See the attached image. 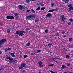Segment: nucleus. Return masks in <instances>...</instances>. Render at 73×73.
Masks as SVG:
<instances>
[{
  "instance_id": "nucleus-1",
  "label": "nucleus",
  "mask_w": 73,
  "mask_h": 73,
  "mask_svg": "<svg viewBox=\"0 0 73 73\" xmlns=\"http://www.w3.org/2000/svg\"><path fill=\"white\" fill-rule=\"evenodd\" d=\"M26 32L24 31H16V33H14V35H20L21 36H22L24 35V33H25Z\"/></svg>"
},
{
  "instance_id": "nucleus-2",
  "label": "nucleus",
  "mask_w": 73,
  "mask_h": 73,
  "mask_svg": "<svg viewBox=\"0 0 73 73\" xmlns=\"http://www.w3.org/2000/svg\"><path fill=\"white\" fill-rule=\"evenodd\" d=\"M33 17V18H32ZM33 17L35 18L36 17V16L35 15L32 14L30 15H29L28 16H27L26 17V18L27 19H30L31 18L32 19H33Z\"/></svg>"
},
{
  "instance_id": "nucleus-3",
  "label": "nucleus",
  "mask_w": 73,
  "mask_h": 73,
  "mask_svg": "<svg viewBox=\"0 0 73 73\" xmlns=\"http://www.w3.org/2000/svg\"><path fill=\"white\" fill-rule=\"evenodd\" d=\"M66 18L64 17V15H62V16L60 17L61 20L63 22V23H66L65 20Z\"/></svg>"
},
{
  "instance_id": "nucleus-4",
  "label": "nucleus",
  "mask_w": 73,
  "mask_h": 73,
  "mask_svg": "<svg viewBox=\"0 0 73 73\" xmlns=\"http://www.w3.org/2000/svg\"><path fill=\"white\" fill-rule=\"evenodd\" d=\"M68 7L69 8V9L70 10H73V7L72 5L71 4H70L68 5Z\"/></svg>"
},
{
  "instance_id": "nucleus-5",
  "label": "nucleus",
  "mask_w": 73,
  "mask_h": 73,
  "mask_svg": "<svg viewBox=\"0 0 73 73\" xmlns=\"http://www.w3.org/2000/svg\"><path fill=\"white\" fill-rule=\"evenodd\" d=\"M9 53L10 54V55L13 57H16V55H15V52L13 53H11L9 52Z\"/></svg>"
},
{
  "instance_id": "nucleus-6",
  "label": "nucleus",
  "mask_w": 73,
  "mask_h": 73,
  "mask_svg": "<svg viewBox=\"0 0 73 73\" xmlns=\"http://www.w3.org/2000/svg\"><path fill=\"white\" fill-rule=\"evenodd\" d=\"M21 66H22L23 68V67H27V64H25V63H22L21 65Z\"/></svg>"
},
{
  "instance_id": "nucleus-7",
  "label": "nucleus",
  "mask_w": 73,
  "mask_h": 73,
  "mask_svg": "<svg viewBox=\"0 0 73 73\" xmlns=\"http://www.w3.org/2000/svg\"><path fill=\"white\" fill-rule=\"evenodd\" d=\"M67 68L66 67V66L65 65H62V67H61V70H63V69H66Z\"/></svg>"
},
{
  "instance_id": "nucleus-8",
  "label": "nucleus",
  "mask_w": 73,
  "mask_h": 73,
  "mask_svg": "<svg viewBox=\"0 0 73 73\" xmlns=\"http://www.w3.org/2000/svg\"><path fill=\"white\" fill-rule=\"evenodd\" d=\"M46 17H52V15L51 13H48L46 16Z\"/></svg>"
},
{
  "instance_id": "nucleus-9",
  "label": "nucleus",
  "mask_w": 73,
  "mask_h": 73,
  "mask_svg": "<svg viewBox=\"0 0 73 73\" xmlns=\"http://www.w3.org/2000/svg\"><path fill=\"white\" fill-rule=\"evenodd\" d=\"M9 60H10V61H9L10 63H12V62H13L14 60L13 58H11Z\"/></svg>"
},
{
  "instance_id": "nucleus-10",
  "label": "nucleus",
  "mask_w": 73,
  "mask_h": 73,
  "mask_svg": "<svg viewBox=\"0 0 73 73\" xmlns=\"http://www.w3.org/2000/svg\"><path fill=\"white\" fill-rule=\"evenodd\" d=\"M18 7L19 8L20 10H21V9L23 8V6H22L21 5H19L18 6Z\"/></svg>"
},
{
  "instance_id": "nucleus-11",
  "label": "nucleus",
  "mask_w": 73,
  "mask_h": 73,
  "mask_svg": "<svg viewBox=\"0 0 73 73\" xmlns=\"http://www.w3.org/2000/svg\"><path fill=\"white\" fill-rule=\"evenodd\" d=\"M27 9V8L25 7H22V9H21V11H25V9Z\"/></svg>"
},
{
  "instance_id": "nucleus-12",
  "label": "nucleus",
  "mask_w": 73,
  "mask_h": 73,
  "mask_svg": "<svg viewBox=\"0 0 73 73\" xmlns=\"http://www.w3.org/2000/svg\"><path fill=\"white\" fill-rule=\"evenodd\" d=\"M36 52L37 53H40L41 52V50H38L36 51Z\"/></svg>"
},
{
  "instance_id": "nucleus-13",
  "label": "nucleus",
  "mask_w": 73,
  "mask_h": 73,
  "mask_svg": "<svg viewBox=\"0 0 73 73\" xmlns=\"http://www.w3.org/2000/svg\"><path fill=\"white\" fill-rule=\"evenodd\" d=\"M38 21H39V19H36L35 20V23H38Z\"/></svg>"
},
{
  "instance_id": "nucleus-14",
  "label": "nucleus",
  "mask_w": 73,
  "mask_h": 73,
  "mask_svg": "<svg viewBox=\"0 0 73 73\" xmlns=\"http://www.w3.org/2000/svg\"><path fill=\"white\" fill-rule=\"evenodd\" d=\"M15 19V17L13 16H10V20H14Z\"/></svg>"
},
{
  "instance_id": "nucleus-15",
  "label": "nucleus",
  "mask_w": 73,
  "mask_h": 73,
  "mask_svg": "<svg viewBox=\"0 0 73 73\" xmlns=\"http://www.w3.org/2000/svg\"><path fill=\"white\" fill-rule=\"evenodd\" d=\"M69 21L71 22V23H73V19L72 18L70 19H69Z\"/></svg>"
},
{
  "instance_id": "nucleus-16",
  "label": "nucleus",
  "mask_w": 73,
  "mask_h": 73,
  "mask_svg": "<svg viewBox=\"0 0 73 73\" xmlns=\"http://www.w3.org/2000/svg\"><path fill=\"white\" fill-rule=\"evenodd\" d=\"M3 44H4V42H3L2 40H0V44L1 45H2Z\"/></svg>"
},
{
  "instance_id": "nucleus-17",
  "label": "nucleus",
  "mask_w": 73,
  "mask_h": 73,
  "mask_svg": "<svg viewBox=\"0 0 73 73\" xmlns=\"http://www.w3.org/2000/svg\"><path fill=\"white\" fill-rule=\"evenodd\" d=\"M38 64H39V65H42V62L41 61L38 62Z\"/></svg>"
},
{
  "instance_id": "nucleus-18",
  "label": "nucleus",
  "mask_w": 73,
  "mask_h": 73,
  "mask_svg": "<svg viewBox=\"0 0 73 73\" xmlns=\"http://www.w3.org/2000/svg\"><path fill=\"white\" fill-rule=\"evenodd\" d=\"M31 45V43L29 42L27 43L26 44V45H27V46H29V45Z\"/></svg>"
},
{
  "instance_id": "nucleus-19",
  "label": "nucleus",
  "mask_w": 73,
  "mask_h": 73,
  "mask_svg": "<svg viewBox=\"0 0 73 73\" xmlns=\"http://www.w3.org/2000/svg\"><path fill=\"white\" fill-rule=\"evenodd\" d=\"M54 11V9H53L52 10H49L48 12H53Z\"/></svg>"
},
{
  "instance_id": "nucleus-20",
  "label": "nucleus",
  "mask_w": 73,
  "mask_h": 73,
  "mask_svg": "<svg viewBox=\"0 0 73 73\" xmlns=\"http://www.w3.org/2000/svg\"><path fill=\"white\" fill-rule=\"evenodd\" d=\"M19 13H15V14L14 15L15 16L17 17H18V16H19Z\"/></svg>"
},
{
  "instance_id": "nucleus-21",
  "label": "nucleus",
  "mask_w": 73,
  "mask_h": 73,
  "mask_svg": "<svg viewBox=\"0 0 73 73\" xmlns=\"http://www.w3.org/2000/svg\"><path fill=\"white\" fill-rule=\"evenodd\" d=\"M10 16H8L6 17V18L7 19H10Z\"/></svg>"
},
{
  "instance_id": "nucleus-22",
  "label": "nucleus",
  "mask_w": 73,
  "mask_h": 73,
  "mask_svg": "<svg viewBox=\"0 0 73 73\" xmlns=\"http://www.w3.org/2000/svg\"><path fill=\"white\" fill-rule=\"evenodd\" d=\"M40 9V7L38 6V8L36 9V10H37V11H39Z\"/></svg>"
},
{
  "instance_id": "nucleus-23",
  "label": "nucleus",
  "mask_w": 73,
  "mask_h": 73,
  "mask_svg": "<svg viewBox=\"0 0 73 73\" xmlns=\"http://www.w3.org/2000/svg\"><path fill=\"white\" fill-rule=\"evenodd\" d=\"M13 62H14L15 63H17V60H13Z\"/></svg>"
},
{
  "instance_id": "nucleus-24",
  "label": "nucleus",
  "mask_w": 73,
  "mask_h": 73,
  "mask_svg": "<svg viewBox=\"0 0 73 73\" xmlns=\"http://www.w3.org/2000/svg\"><path fill=\"white\" fill-rule=\"evenodd\" d=\"M31 12H32L33 13H35V11L33 9H32L31 10Z\"/></svg>"
},
{
  "instance_id": "nucleus-25",
  "label": "nucleus",
  "mask_w": 73,
  "mask_h": 73,
  "mask_svg": "<svg viewBox=\"0 0 73 73\" xmlns=\"http://www.w3.org/2000/svg\"><path fill=\"white\" fill-rule=\"evenodd\" d=\"M67 25L68 26H69V25H71V23L70 22H68L67 23Z\"/></svg>"
},
{
  "instance_id": "nucleus-26",
  "label": "nucleus",
  "mask_w": 73,
  "mask_h": 73,
  "mask_svg": "<svg viewBox=\"0 0 73 73\" xmlns=\"http://www.w3.org/2000/svg\"><path fill=\"white\" fill-rule=\"evenodd\" d=\"M69 1V0H66L65 1V3L67 4L68 3Z\"/></svg>"
},
{
  "instance_id": "nucleus-27",
  "label": "nucleus",
  "mask_w": 73,
  "mask_h": 73,
  "mask_svg": "<svg viewBox=\"0 0 73 73\" xmlns=\"http://www.w3.org/2000/svg\"><path fill=\"white\" fill-rule=\"evenodd\" d=\"M31 1V0H26V2L27 3H29Z\"/></svg>"
},
{
  "instance_id": "nucleus-28",
  "label": "nucleus",
  "mask_w": 73,
  "mask_h": 73,
  "mask_svg": "<svg viewBox=\"0 0 73 73\" xmlns=\"http://www.w3.org/2000/svg\"><path fill=\"white\" fill-rule=\"evenodd\" d=\"M51 5L52 7H54V4L52 3H51Z\"/></svg>"
},
{
  "instance_id": "nucleus-29",
  "label": "nucleus",
  "mask_w": 73,
  "mask_h": 73,
  "mask_svg": "<svg viewBox=\"0 0 73 73\" xmlns=\"http://www.w3.org/2000/svg\"><path fill=\"white\" fill-rule=\"evenodd\" d=\"M2 40V41L3 42V43L4 42H5V41H6V40L4 38Z\"/></svg>"
},
{
  "instance_id": "nucleus-30",
  "label": "nucleus",
  "mask_w": 73,
  "mask_h": 73,
  "mask_svg": "<svg viewBox=\"0 0 73 73\" xmlns=\"http://www.w3.org/2000/svg\"><path fill=\"white\" fill-rule=\"evenodd\" d=\"M72 40H73V38H69V41H70L71 42L72 41Z\"/></svg>"
},
{
  "instance_id": "nucleus-31",
  "label": "nucleus",
  "mask_w": 73,
  "mask_h": 73,
  "mask_svg": "<svg viewBox=\"0 0 73 73\" xmlns=\"http://www.w3.org/2000/svg\"><path fill=\"white\" fill-rule=\"evenodd\" d=\"M7 33H10V32H11V30L8 29L7 30Z\"/></svg>"
},
{
  "instance_id": "nucleus-32",
  "label": "nucleus",
  "mask_w": 73,
  "mask_h": 73,
  "mask_svg": "<svg viewBox=\"0 0 73 73\" xmlns=\"http://www.w3.org/2000/svg\"><path fill=\"white\" fill-rule=\"evenodd\" d=\"M23 68V66H21L19 68V69H21Z\"/></svg>"
},
{
  "instance_id": "nucleus-33",
  "label": "nucleus",
  "mask_w": 73,
  "mask_h": 73,
  "mask_svg": "<svg viewBox=\"0 0 73 73\" xmlns=\"http://www.w3.org/2000/svg\"><path fill=\"white\" fill-rule=\"evenodd\" d=\"M27 57H28V56L27 55H23V57L24 58H27Z\"/></svg>"
},
{
  "instance_id": "nucleus-34",
  "label": "nucleus",
  "mask_w": 73,
  "mask_h": 73,
  "mask_svg": "<svg viewBox=\"0 0 73 73\" xmlns=\"http://www.w3.org/2000/svg\"><path fill=\"white\" fill-rule=\"evenodd\" d=\"M6 58L7 59H8L9 60H10V59L11 58L8 56H7L6 57Z\"/></svg>"
},
{
  "instance_id": "nucleus-35",
  "label": "nucleus",
  "mask_w": 73,
  "mask_h": 73,
  "mask_svg": "<svg viewBox=\"0 0 73 73\" xmlns=\"http://www.w3.org/2000/svg\"><path fill=\"white\" fill-rule=\"evenodd\" d=\"M59 9V8H57L56 9H54V11H57Z\"/></svg>"
},
{
  "instance_id": "nucleus-36",
  "label": "nucleus",
  "mask_w": 73,
  "mask_h": 73,
  "mask_svg": "<svg viewBox=\"0 0 73 73\" xmlns=\"http://www.w3.org/2000/svg\"><path fill=\"white\" fill-rule=\"evenodd\" d=\"M48 31H49L48 29H46L45 30V32L46 33H48Z\"/></svg>"
},
{
  "instance_id": "nucleus-37",
  "label": "nucleus",
  "mask_w": 73,
  "mask_h": 73,
  "mask_svg": "<svg viewBox=\"0 0 73 73\" xmlns=\"http://www.w3.org/2000/svg\"><path fill=\"white\" fill-rule=\"evenodd\" d=\"M66 58H69V56L68 55H67L66 56Z\"/></svg>"
},
{
  "instance_id": "nucleus-38",
  "label": "nucleus",
  "mask_w": 73,
  "mask_h": 73,
  "mask_svg": "<svg viewBox=\"0 0 73 73\" xmlns=\"http://www.w3.org/2000/svg\"><path fill=\"white\" fill-rule=\"evenodd\" d=\"M40 68H42V66H43V65L42 64H40V65H39Z\"/></svg>"
},
{
  "instance_id": "nucleus-39",
  "label": "nucleus",
  "mask_w": 73,
  "mask_h": 73,
  "mask_svg": "<svg viewBox=\"0 0 73 73\" xmlns=\"http://www.w3.org/2000/svg\"><path fill=\"white\" fill-rule=\"evenodd\" d=\"M12 50V48H7L8 50Z\"/></svg>"
},
{
  "instance_id": "nucleus-40",
  "label": "nucleus",
  "mask_w": 73,
  "mask_h": 73,
  "mask_svg": "<svg viewBox=\"0 0 73 73\" xmlns=\"http://www.w3.org/2000/svg\"><path fill=\"white\" fill-rule=\"evenodd\" d=\"M48 46H49L50 47L51 46H52V44H51L49 43L48 44Z\"/></svg>"
},
{
  "instance_id": "nucleus-41",
  "label": "nucleus",
  "mask_w": 73,
  "mask_h": 73,
  "mask_svg": "<svg viewBox=\"0 0 73 73\" xmlns=\"http://www.w3.org/2000/svg\"><path fill=\"white\" fill-rule=\"evenodd\" d=\"M67 65L68 66H69L70 65V63H68L67 64Z\"/></svg>"
},
{
  "instance_id": "nucleus-42",
  "label": "nucleus",
  "mask_w": 73,
  "mask_h": 73,
  "mask_svg": "<svg viewBox=\"0 0 73 73\" xmlns=\"http://www.w3.org/2000/svg\"><path fill=\"white\" fill-rule=\"evenodd\" d=\"M5 52H7V50H8V48H5Z\"/></svg>"
},
{
  "instance_id": "nucleus-43",
  "label": "nucleus",
  "mask_w": 73,
  "mask_h": 73,
  "mask_svg": "<svg viewBox=\"0 0 73 73\" xmlns=\"http://www.w3.org/2000/svg\"><path fill=\"white\" fill-rule=\"evenodd\" d=\"M35 53H33L31 54V55H32V56H33L35 55Z\"/></svg>"
},
{
  "instance_id": "nucleus-44",
  "label": "nucleus",
  "mask_w": 73,
  "mask_h": 73,
  "mask_svg": "<svg viewBox=\"0 0 73 73\" xmlns=\"http://www.w3.org/2000/svg\"><path fill=\"white\" fill-rule=\"evenodd\" d=\"M55 36H59V34L58 33L57 34H56Z\"/></svg>"
},
{
  "instance_id": "nucleus-45",
  "label": "nucleus",
  "mask_w": 73,
  "mask_h": 73,
  "mask_svg": "<svg viewBox=\"0 0 73 73\" xmlns=\"http://www.w3.org/2000/svg\"><path fill=\"white\" fill-rule=\"evenodd\" d=\"M31 11V10H27V12H29V11Z\"/></svg>"
},
{
  "instance_id": "nucleus-46",
  "label": "nucleus",
  "mask_w": 73,
  "mask_h": 73,
  "mask_svg": "<svg viewBox=\"0 0 73 73\" xmlns=\"http://www.w3.org/2000/svg\"><path fill=\"white\" fill-rule=\"evenodd\" d=\"M44 6V4H42V3H41V6L42 7H43V6Z\"/></svg>"
},
{
  "instance_id": "nucleus-47",
  "label": "nucleus",
  "mask_w": 73,
  "mask_h": 73,
  "mask_svg": "<svg viewBox=\"0 0 73 73\" xmlns=\"http://www.w3.org/2000/svg\"><path fill=\"white\" fill-rule=\"evenodd\" d=\"M53 65H54V64H52L49 65V66H53Z\"/></svg>"
},
{
  "instance_id": "nucleus-48",
  "label": "nucleus",
  "mask_w": 73,
  "mask_h": 73,
  "mask_svg": "<svg viewBox=\"0 0 73 73\" xmlns=\"http://www.w3.org/2000/svg\"><path fill=\"white\" fill-rule=\"evenodd\" d=\"M41 11H44V8H43V7H42L41 8Z\"/></svg>"
},
{
  "instance_id": "nucleus-49",
  "label": "nucleus",
  "mask_w": 73,
  "mask_h": 73,
  "mask_svg": "<svg viewBox=\"0 0 73 73\" xmlns=\"http://www.w3.org/2000/svg\"><path fill=\"white\" fill-rule=\"evenodd\" d=\"M29 28H27L26 29V31H29Z\"/></svg>"
},
{
  "instance_id": "nucleus-50",
  "label": "nucleus",
  "mask_w": 73,
  "mask_h": 73,
  "mask_svg": "<svg viewBox=\"0 0 73 73\" xmlns=\"http://www.w3.org/2000/svg\"><path fill=\"white\" fill-rule=\"evenodd\" d=\"M52 59L54 61H55L54 60H55V58H52Z\"/></svg>"
},
{
  "instance_id": "nucleus-51",
  "label": "nucleus",
  "mask_w": 73,
  "mask_h": 73,
  "mask_svg": "<svg viewBox=\"0 0 73 73\" xmlns=\"http://www.w3.org/2000/svg\"><path fill=\"white\" fill-rule=\"evenodd\" d=\"M57 59H60V58H55V60H57Z\"/></svg>"
},
{
  "instance_id": "nucleus-52",
  "label": "nucleus",
  "mask_w": 73,
  "mask_h": 73,
  "mask_svg": "<svg viewBox=\"0 0 73 73\" xmlns=\"http://www.w3.org/2000/svg\"><path fill=\"white\" fill-rule=\"evenodd\" d=\"M62 35H64V34H65V32H62Z\"/></svg>"
},
{
  "instance_id": "nucleus-53",
  "label": "nucleus",
  "mask_w": 73,
  "mask_h": 73,
  "mask_svg": "<svg viewBox=\"0 0 73 73\" xmlns=\"http://www.w3.org/2000/svg\"><path fill=\"white\" fill-rule=\"evenodd\" d=\"M24 72H25V70H24L22 71V73H23Z\"/></svg>"
},
{
  "instance_id": "nucleus-54",
  "label": "nucleus",
  "mask_w": 73,
  "mask_h": 73,
  "mask_svg": "<svg viewBox=\"0 0 73 73\" xmlns=\"http://www.w3.org/2000/svg\"><path fill=\"white\" fill-rule=\"evenodd\" d=\"M2 54V52H1V51H0V54Z\"/></svg>"
},
{
  "instance_id": "nucleus-55",
  "label": "nucleus",
  "mask_w": 73,
  "mask_h": 73,
  "mask_svg": "<svg viewBox=\"0 0 73 73\" xmlns=\"http://www.w3.org/2000/svg\"><path fill=\"white\" fill-rule=\"evenodd\" d=\"M54 61L55 62H56V63H58V62H57V61L54 60Z\"/></svg>"
},
{
  "instance_id": "nucleus-56",
  "label": "nucleus",
  "mask_w": 73,
  "mask_h": 73,
  "mask_svg": "<svg viewBox=\"0 0 73 73\" xmlns=\"http://www.w3.org/2000/svg\"><path fill=\"white\" fill-rule=\"evenodd\" d=\"M72 10H70V9H69L68 11V12H70V11H72Z\"/></svg>"
},
{
  "instance_id": "nucleus-57",
  "label": "nucleus",
  "mask_w": 73,
  "mask_h": 73,
  "mask_svg": "<svg viewBox=\"0 0 73 73\" xmlns=\"http://www.w3.org/2000/svg\"><path fill=\"white\" fill-rule=\"evenodd\" d=\"M1 69H2V68H0V71H1Z\"/></svg>"
},
{
  "instance_id": "nucleus-58",
  "label": "nucleus",
  "mask_w": 73,
  "mask_h": 73,
  "mask_svg": "<svg viewBox=\"0 0 73 73\" xmlns=\"http://www.w3.org/2000/svg\"><path fill=\"white\" fill-rule=\"evenodd\" d=\"M62 0V1H64V2L65 1V2L66 0Z\"/></svg>"
},
{
  "instance_id": "nucleus-59",
  "label": "nucleus",
  "mask_w": 73,
  "mask_h": 73,
  "mask_svg": "<svg viewBox=\"0 0 73 73\" xmlns=\"http://www.w3.org/2000/svg\"><path fill=\"white\" fill-rule=\"evenodd\" d=\"M41 3H39V4H40V5H41Z\"/></svg>"
},
{
  "instance_id": "nucleus-60",
  "label": "nucleus",
  "mask_w": 73,
  "mask_h": 73,
  "mask_svg": "<svg viewBox=\"0 0 73 73\" xmlns=\"http://www.w3.org/2000/svg\"><path fill=\"white\" fill-rule=\"evenodd\" d=\"M65 38L66 37V35H64V36H63Z\"/></svg>"
},
{
  "instance_id": "nucleus-61",
  "label": "nucleus",
  "mask_w": 73,
  "mask_h": 73,
  "mask_svg": "<svg viewBox=\"0 0 73 73\" xmlns=\"http://www.w3.org/2000/svg\"><path fill=\"white\" fill-rule=\"evenodd\" d=\"M36 5H39V4L38 3H37Z\"/></svg>"
},
{
  "instance_id": "nucleus-62",
  "label": "nucleus",
  "mask_w": 73,
  "mask_h": 73,
  "mask_svg": "<svg viewBox=\"0 0 73 73\" xmlns=\"http://www.w3.org/2000/svg\"><path fill=\"white\" fill-rule=\"evenodd\" d=\"M39 73H41V71H39L38 72Z\"/></svg>"
},
{
  "instance_id": "nucleus-63",
  "label": "nucleus",
  "mask_w": 73,
  "mask_h": 73,
  "mask_svg": "<svg viewBox=\"0 0 73 73\" xmlns=\"http://www.w3.org/2000/svg\"><path fill=\"white\" fill-rule=\"evenodd\" d=\"M43 8L44 9H45V8H46L45 7H43Z\"/></svg>"
},
{
  "instance_id": "nucleus-64",
  "label": "nucleus",
  "mask_w": 73,
  "mask_h": 73,
  "mask_svg": "<svg viewBox=\"0 0 73 73\" xmlns=\"http://www.w3.org/2000/svg\"><path fill=\"white\" fill-rule=\"evenodd\" d=\"M35 0H31L32 1H34Z\"/></svg>"
}]
</instances>
